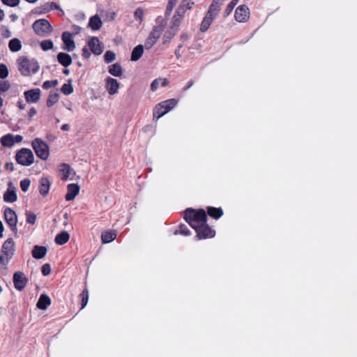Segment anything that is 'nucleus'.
Wrapping results in <instances>:
<instances>
[{"instance_id": "obj_10", "label": "nucleus", "mask_w": 357, "mask_h": 357, "mask_svg": "<svg viewBox=\"0 0 357 357\" xmlns=\"http://www.w3.org/2000/svg\"><path fill=\"white\" fill-rule=\"evenodd\" d=\"M163 31L164 27L162 25L154 26L145 41L144 47L151 49L156 43Z\"/></svg>"}, {"instance_id": "obj_45", "label": "nucleus", "mask_w": 357, "mask_h": 357, "mask_svg": "<svg viewBox=\"0 0 357 357\" xmlns=\"http://www.w3.org/2000/svg\"><path fill=\"white\" fill-rule=\"evenodd\" d=\"M181 234L183 236H188L190 234V231L188 229L186 225H182L180 226L179 229L175 231V234Z\"/></svg>"}, {"instance_id": "obj_33", "label": "nucleus", "mask_w": 357, "mask_h": 357, "mask_svg": "<svg viewBox=\"0 0 357 357\" xmlns=\"http://www.w3.org/2000/svg\"><path fill=\"white\" fill-rule=\"evenodd\" d=\"M194 3L192 0H183L177 10H178V13L185 14L187 10H190L192 8Z\"/></svg>"}, {"instance_id": "obj_44", "label": "nucleus", "mask_w": 357, "mask_h": 357, "mask_svg": "<svg viewBox=\"0 0 357 357\" xmlns=\"http://www.w3.org/2000/svg\"><path fill=\"white\" fill-rule=\"evenodd\" d=\"M59 6L54 2H49V3H45L43 6L44 12H48L50 10H52L54 9H59Z\"/></svg>"}, {"instance_id": "obj_32", "label": "nucleus", "mask_w": 357, "mask_h": 357, "mask_svg": "<svg viewBox=\"0 0 357 357\" xmlns=\"http://www.w3.org/2000/svg\"><path fill=\"white\" fill-rule=\"evenodd\" d=\"M70 238V235L67 231H63L57 234L55 237V242L58 245H63L66 243Z\"/></svg>"}, {"instance_id": "obj_18", "label": "nucleus", "mask_w": 357, "mask_h": 357, "mask_svg": "<svg viewBox=\"0 0 357 357\" xmlns=\"http://www.w3.org/2000/svg\"><path fill=\"white\" fill-rule=\"evenodd\" d=\"M59 172L61 178L63 181L72 180L75 175L73 169L66 163H63L59 166Z\"/></svg>"}, {"instance_id": "obj_64", "label": "nucleus", "mask_w": 357, "mask_h": 357, "mask_svg": "<svg viewBox=\"0 0 357 357\" xmlns=\"http://www.w3.org/2000/svg\"><path fill=\"white\" fill-rule=\"evenodd\" d=\"M192 84H193L192 81H190V82L188 83V84L185 87H184V89H184L185 91V90H188L189 88H190V87L192 86Z\"/></svg>"}, {"instance_id": "obj_53", "label": "nucleus", "mask_w": 357, "mask_h": 357, "mask_svg": "<svg viewBox=\"0 0 357 357\" xmlns=\"http://www.w3.org/2000/svg\"><path fill=\"white\" fill-rule=\"evenodd\" d=\"M178 0H169L168 4H167V10L171 12L172 9L174 8V6L178 3Z\"/></svg>"}, {"instance_id": "obj_51", "label": "nucleus", "mask_w": 357, "mask_h": 357, "mask_svg": "<svg viewBox=\"0 0 357 357\" xmlns=\"http://www.w3.org/2000/svg\"><path fill=\"white\" fill-rule=\"evenodd\" d=\"M41 271L43 275L46 276L50 275L51 272V267L49 264H45L42 266Z\"/></svg>"}, {"instance_id": "obj_50", "label": "nucleus", "mask_w": 357, "mask_h": 357, "mask_svg": "<svg viewBox=\"0 0 357 357\" xmlns=\"http://www.w3.org/2000/svg\"><path fill=\"white\" fill-rule=\"evenodd\" d=\"M1 30L2 36L4 37L5 38H8L11 37L12 33H11L10 31L8 29V27H6L5 26H2L1 28Z\"/></svg>"}, {"instance_id": "obj_4", "label": "nucleus", "mask_w": 357, "mask_h": 357, "mask_svg": "<svg viewBox=\"0 0 357 357\" xmlns=\"http://www.w3.org/2000/svg\"><path fill=\"white\" fill-rule=\"evenodd\" d=\"M177 104L178 100L174 98H172L156 105L153 109V118L158 120L175 107Z\"/></svg>"}, {"instance_id": "obj_8", "label": "nucleus", "mask_w": 357, "mask_h": 357, "mask_svg": "<svg viewBox=\"0 0 357 357\" xmlns=\"http://www.w3.org/2000/svg\"><path fill=\"white\" fill-rule=\"evenodd\" d=\"M4 218L14 235L17 236L18 233L17 227L18 220L16 213L12 208L7 207L4 210Z\"/></svg>"}, {"instance_id": "obj_46", "label": "nucleus", "mask_w": 357, "mask_h": 357, "mask_svg": "<svg viewBox=\"0 0 357 357\" xmlns=\"http://www.w3.org/2000/svg\"><path fill=\"white\" fill-rule=\"evenodd\" d=\"M10 84L8 81H0V93H4L9 90Z\"/></svg>"}, {"instance_id": "obj_54", "label": "nucleus", "mask_w": 357, "mask_h": 357, "mask_svg": "<svg viewBox=\"0 0 357 357\" xmlns=\"http://www.w3.org/2000/svg\"><path fill=\"white\" fill-rule=\"evenodd\" d=\"M13 141H14V144L15 143H20L22 141L23 139V137L22 135H13Z\"/></svg>"}, {"instance_id": "obj_1", "label": "nucleus", "mask_w": 357, "mask_h": 357, "mask_svg": "<svg viewBox=\"0 0 357 357\" xmlns=\"http://www.w3.org/2000/svg\"><path fill=\"white\" fill-rule=\"evenodd\" d=\"M184 219L196 230L206 222V214L203 209L195 211L192 208H187L184 213Z\"/></svg>"}, {"instance_id": "obj_55", "label": "nucleus", "mask_w": 357, "mask_h": 357, "mask_svg": "<svg viewBox=\"0 0 357 357\" xmlns=\"http://www.w3.org/2000/svg\"><path fill=\"white\" fill-rule=\"evenodd\" d=\"M17 107L21 109V110H23L26 108V105L25 103L24 102L23 100H19L17 102Z\"/></svg>"}, {"instance_id": "obj_11", "label": "nucleus", "mask_w": 357, "mask_h": 357, "mask_svg": "<svg viewBox=\"0 0 357 357\" xmlns=\"http://www.w3.org/2000/svg\"><path fill=\"white\" fill-rule=\"evenodd\" d=\"M105 88L109 95L114 96L119 93L120 83L116 79L107 77L105 79Z\"/></svg>"}, {"instance_id": "obj_20", "label": "nucleus", "mask_w": 357, "mask_h": 357, "mask_svg": "<svg viewBox=\"0 0 357 357\" xmlns=\"http://www.w3.org/2000/svg\"><path fill=\"white\" fill-rule=\"evenodd\" d=\"M79 186L75 183L68 185L67 193L66 195V201H72L79 194Z\"/></svg>"}, {"instance_id": "obj_60", "label": "nucleus", "mask_w": 357, "mask_h": 357, "mask_svg": "<svg viewBox=\"0 0 357 357\" xmlns=\"http://www.w3.org/2000/svg\"><path fill=\"white\" fill-rule=\"evenodd\" d=\"M72 30L75 34H78L81 31V28L79 26L73 25L72 26Z\"/></svg>"}, {"instance_id": "obj_39", "label": "nucleus", "mask_w": 357, "mask_h": 357, "mask_svg": "<svg viewBox=\"0 0 357 357\" xmlns=\"http://www.w3.org/2000/svg\"><path fill=\"white\" fill-rule=\"evenodd\" d=\"M61 92L65 95H70L73 91V87L70 82L63 84L61 89Z\"/></svg>"}, {"instance_id": "obj_3", "label": "nucleus", "mask_w": 357, "mask_h": 357, "mask_svg": "<svg viewBox=\"0 0 357 357\" xmlns=\"http://www.w3.org/2000/svg\"><path fill=\"white\" fill-rule=\"evenodd\" d=\"M18 70L24 76H30L38 72L39 69L38 63L33 59H29L26 56H20L17 60Z\"/></svg>"}, {"instance_id": "obj_25", "label": "nucleus", "mask_w": 357, "mask_h": 357, "mask_svg": "<svg viewBox=\"0 0 357 357\" xmlns=\"http://www.w3.org/2000/svg\"><path fill=\"white\" fill-rule=\"evenodd\" d=\"M57 60L63 66L67 67L72 63L70 56L66 53L60 52L57 55Z\"/></svg>"}, {"instance_id": "obj_57", "label": "nucleus", "mask_w": 357, "mask_h": 357, "mask_svg": "<svg viewBox=\"0 0 357 357\" xmlns=\"http://www.w3.org/2000/svg\"><path fill=\"white\" fill-rule=\"evenodd\" d=\"M90 52H89V50L87 49V47H84L82 49V56L85 58V59H88L89 58L90 56Z\"/></svg>"}, {"instance_id": "obj_36", "label": "nucleus", "mask_w": 357, "mask_h": 357, "mask_svg": "<svg viewBox=\"0 0 357 357\" xmlns=\"http://www.w3.org/2000/svg\"><path fill=\"white\" fill-rule=\"evenodd\" d=\"M208 214L215 219H218L222 215L223 212L220 208L208 207Z\"/></svg>"}, {"instance_id": "obj_14", "label": "nucleus", "mask_w": 357, "mask_h": 357, "mask_svg": "<svg viewBox=\"0 0 357 357\" xmlns=\"http://www.w3.org/2000/svg\"><path fill=\"white\" fill-rule=\"evenodd\" d=\"M195 231L197 233V237L198 239L213 238L215 234V231L208 227L206 222H205L203 225L200 226Z\"/></svg>"}, {"instance_id": "obj_9", "label": "nucleus", "mask_w": 357, "mask_h": 357, "mask_svg": "<svg viewBox=\"0 0 357 357\" xmlns=\"http://www.w3.org/2000/svg\"><path fill=\"white\" fill-rule=\"evenodd\" d=\"M15 252V243L12 238H8L3 244L0 259L8 262Z\"/></svg>"}, {"instance_id": "obj_47", "label": "nucleus", "mask_w": 357, "mask_h": 357, "mask_svg": "<svg viewBox=\"0 0 357 357\" xmlns=\"http://www.w3.org/2000/svg\"><path fill=\"white\" fill-rule=\"evenodd\" d=\"M82 309H83L87 304L89 301V291L87 289H84L82 294Z\"/></svg>"}, {"instance_id": "obj_48", "label": "nucleus", "mask_w": 357, "mask_h": 357, "mask_svg": "<svg viewBox=\"0 0 357 357\" xmlns=\"http://www.w3.org/2000/svg\"><path fill=\"white\" fill-rule=\"evenodd\" d=\"M31 181L29 178H24L20 181V188L23 192H26L30 186Z\"/></svg>"}, {"instance_id": "obj_22", "label": "nucleus", "mask_w": 357, "mask_h": 357, "mask_svg": "<svg viewBox=\"0 0 357 357\" xmlns=\"http://www.w3.org/2000/svg\"><path fill=\"white\" fill-rule=\"evenodd\" d=\"M102 25V22L99 15H95L90 18L89 26L92 30H99Z\"/></svg>"}, {"instance_id": "obj_16", "label": "nucleus", "mask_w": 357, "mask_h": 357, "mask_svg": "<svg viewBox=\"0 0 357 357\" xmlns=\"http://www.w3.org/2000/svg\"><path fill=\"white\" fill-rule=\"evenodd\" d=\"M24 96L28 103L38 102L41 96V91L40 89H33L24 91Z\"/></svg>"}, {"instance_id": "obj_42", "label": "nucleus", "mask_w": 357, "mask_h": 357, "mask_svg": "<svg viewBox=\"0 0 357 357\" xmlns=\"http://www.w3.org/2000/svg\"><path fill=\"white\" fill-rule=\"evenodd\" d=\"M105 61L107 63L112 62L116 59V54L112 51H107L104 55Z\"/></svg>"}, {"instance_id": "obj_37", "label": "nucleus", "mask_w": 357, "mask_h": 357, "mask_svg": "<svg viewBox=\"0 0 357 357\" xmlns=\"http://www.w3.org/2000/svg\"><path fill=\"white\" fill-rule=\"evenodd\" d=\"M59 95L58 93L52 91L50 92L47 100V106L50 107L53 106L55 103L59 101Z\"/></svg>"}, {"instance_id": "obj_35", "label": "nucleus", "mask_w": 357, "mask_h": 357, "mask_svg": "<svg viewBox=\"0 0 357 357\" xmlns=\"http://www.w3.org/2000/svg\"><path fill=\"white\" fill-rule=\"evenodd\" d=\"M177 32V30L174 29H170L167 30L163 37H162V43L163 44H167L170 42V40L172 39V38L175 36L176 33Z\"/></svg>"}, {"instance_id": "obj_52", "label": "nucleus", "mask_w": 357, "mask_h": 357, "mask_svg": "<svg viewBox=\"0 0 357 357\" xmlns=\"http://www.w3.org/2000/svg\"><path fill=\"white\" fill-rule=\"evenodd\" d=\"M1 1L4 4L8 6H10V7L16 6L20 3V0H1Z\"/></svg>"}, {"instance_id": "obj_23", "label": "nucleus", "mask_w": 357, "mask_h": 357, "mask_svg": "<svg viewBox=\"0 0 357 357\" xmlns=\"http://www.w3.org/2000/svg\"><path fill=\"white\" fill-rule=\"evenodd\" d=\"M47 253V248L44 246L35 245L32 250V256L35 259H42Z\"/></svg>"}, {"instance_id": "obj_61", "label": "nucleus", "mask_w": 357, "mask_h": 357, "mask_svg": "<svg viewBox=\"0 0 357 357\" xmlns=\"http://www.w3.org/2000/svg\"><path fill=\"white\" fill-rule=\"evenodd\" d=\"M3 230H4V227H3V222L0 220V238H3Z\"/></svg>"}, {"instance_id": "obj_2", "label": "nucleus", "mask_w": 357, "mask_h": 357, "mask_svg": "<svg viewBox=\"0 0 357 357\" xmlns=\"http://www.w3.org/2000/svg\"><path fill=\"white\" fill-rule=\"evenodd\" d=\"M225 1V0H213L201 24V31L204 32L209 28Z\"/></svg>"}, {"instance_id": "obj_6", "label": "nucleus", "mask_w": 357, "mask_h": 357, "mask_svg": "<svg viewBox=\"0 0 357 357\" xmlns=\"http://www.w3.org/2000/svg\"><path fill=\"white\" fill-rule=\"evenodd\" d=\"M15 160L22 166H30L34 162V155L31 149L22 148L17 152Z\"/></svg>"}, {"instance_id": "obj_28", "label": "nucleus", "mask_w": 357, "mask_h": 357, "mask_svg": "<svg viewBox=\"0 0 357 357\" xmlns=\"http://www.w3.org/2000/svg\"><path fill=\"white\" fill-rule=\"evenodd\" d=\"M143 52H144V46L142 45H138L133 49V50L132 52L131 58H130L131 60L133 61H136L139 60L141 58V56H142Z\"/></svg>"}, {"instance_id": "obj_38", "label": "nucleus", "mask_w": 357, "mask_h": 357, "mask_svg": "<svg viewBox=\"0 0 357 357\" xmlns=\"http://www.w3.org/2000/svg\"><path fill=\"white\" fill-rule=\"evenodd\" d=\"M40 47L43 50L47 51L53 48L54 43L51 40H45L41 41Z\"/></svg>"}, {"instance_id": "obj_62", "label": "nucleus", "mask_w": 357, "mask_h": 357, "mask_svg": "<svg viewBox=\"0 0 357 357\" xmlns=\"http://www.w3.org/2000/svg\"><path fill=\"white\" fill-rule=\"evenodd\" d=\"M70 129V126L68 124L66 123V124H63L62 126H61V130H68Z\"/></svg>"}, {"instance_id": "obj_12", "label": "nucleus", "mask_w": 357, "mask_h": 357, "mask_svg": "<svg viewBox=\"0 0 357 357\" xmlns=\"http://www.w3.org/2000/svg\"><path fill=\"white\" fill-rule=\"evenodd\" d=\"M235 19L238 22H245L250 17L249 8L245 5H241L237 7L234 15Z\"/></svg>"}, {"instance_id": "obj_59", "label": "nucleus", "mask_w": 357, "mask_h": 357, "mask_svg": "<svg viewBox=\"0 0 357 357\" xmlns=\"http://www.w3.org/2000/svg\"><path fill=\"white\" fill-rule=\"evenodd\" d=\"M43 88L44 89H49L52 88L51 81H45L43 84Z\"/></svg>"}, {"instance_id": "obj_63", "label": "nucleus", "mask_w": 357, "mask_h": 357, "mask_svg": "<svg viewBox=\"0 0 357 357\" xmlns=\"http://www.w3.org/2000/svg\"><path fill=\"white\" fill-rule=\"evenodd\" d=\"M4 12L0 8V21H2L4 18Z\"/></svg>"}, {"instance_id": "obj_26", "label": "nucleus", "mask_w": 357, "mask_h": 357, "mask_svg": "<svg viewBox=\"0 0 357 357\" xmlns=\"http://www.w3.org/2000/svg\"><path fill=\"white\" fill-rule=\"evenodd\" d=\"M116 238V231H106L102 233L101 240L102 243H109Z\"/></svg>"}, {"instance_id": "obj_29", "label": "nucleus", "mask_w": 357, "mask_h": 357, "mask_svg": "<svg viewBox=\"0 0 357 357\" xmlns=\"http://www.w3.org/2000/svg\"><path fill=\"white\" fill-rule=\"evenodd\" d=\"M184 16V13H178V10H176V13L173 16L172 22V29H174L178 31V28L181 24V22Z\"/></svg>"}, {"instance_id": "obj_41", "label": "nucleus", "mask_w": 357, "mask_h": 357, "mask_svg": "<svg viewBox=\"0 0 357 357\" xmlns=\"http://www.w3.org/2000/svg\"><path fill=\"white\" fill-rule=\"evenodd\" d=\"M239 0H232L227 6L225 10V15L228 16L232 12L235 6L238 3Z\"/></svg>"}, {"instance_id": "obj_15", "label": "nucleus", "mask_w": 357, "mask_h": 357, "mask_svg": "<svg viewBox=\"0 0 357 357\" xmlns=\"http://www.w3.org/2000/svg\"><path fill=\"white\" fill-rule=\"evenodd\" d=\"M16 191V188L13 185V183L9 182L8 188L3 193V201L6 203H13L16 202L17 199Z\"/></svg>"}, {"instance_id": "obj_34", "label": "nucleus", "mask_w": 357, "mask_h": 357, "mask_svg": "<svg viewBox=\"0 0 357 357\" xmlns=\"http://www.w3.org/2000/svg\"><path fill=\"white\" fill-rule=\"evenodd\" d=\"M13 135L12 134H7L3 135L1 139V144L2 146L6 147H11L14 145V141H13Z\"/></svg>"}, {"instance_id": "obj_24", "label": "nucleus", "mask_w": 357, "mask_h": 357, "mask_svg": "<svg viewBox=\"0 0 357 357\" xmlns=\"http://www.w3.org/2000/svg\"><path fill=\"white\" fill-rule=\"evenodd\" d=\"M50 304V298L46 294H42L40 296L36 305L38 308L40 310H46Z\"/></svg>"}, {"instance_id": "obj_5", "label": "nucleus", "mask_w": 357, "mask_h": 357, "mask_svg": "<svg viewBox=\"0 0 357 357\" xmlns=\"http://www.w3.org/2000/svg\"><path fill=\"white\" fill-rule=\"evenodd\" d=\"M31 146L37 157L43 160H47L50 156L48 144L40 138H36L31 142Z\"/></svg>"}, {"instance_id": "obj_49", "label": "nucleus", "mask_w": 357, "mask_h": 357, "mask_svg": "<svg viewBox=\"0 0 357 357\" xmlns=\"http://www.w3.org/2000/svg\"><path fill=\"white\" fill-rule=\"evenodd\" d=\"M8 75V70L5 64H0V78L5 79Z\"/></svg>"}, {"instance_id": "obj_21", "label": "nucleus", "mask_w": 357, "mask_h": 357, "mask_svg": "<svg viewBox=\"0 0 357 357\" xmlns=\"http://www.w3.org/2000/svg\"><path fill=\"white\" fill-rule=\"evenodd\" d=\"M50 182L46 177H43L40 180L39 192L43 196H46L50 190Z\"/></svg>"}, {"instance_id": "obj_58", "label": "nucleus", "mask_w": 357, "mask_h": 357, "mask_svg": "<svg viewBox=\"0 0 357 357\" xmlns=\"http://www.w3.org/2000/svg\"><path fill=\"white\" fill-rule=\"evenodd\" d=\"M36 113H37L36 109L34 107H31L28 112L29 117V118L33 117L36 114Z\"/></svg>"}, {"instance_id": "obj_19", "label": "nucleus", "mask_w": 357, "mask_h": 357, "mask_svg": "<svg viewBox=\"0 0 357 357\" xmlns=\"http://www.w3.org/2000/svg\"><path fill=\"white\" fill-rule=\"evenodd\" d=\"M61 39L64 44L63 50L68 52H72L75 49V43L72 33L68 31H64L62 33Z\"/></svg>"}, {"instance_id": "obj_27", "label": "nucleus", "mask_w": 357, "mask_h": 357, "mask_svg": "<svg viewBox=\"0 0 357 357\" xmlns=\"http://www.w3.org/2000/svg\"><path fill=\"white\" fill-rule=\"evenodd\" d=\"M168 82H169L166 78L155 79L152 82L151 89L153 91H155L160 86H166Z\"/></svg>"}, {"instance_id": "obj_40", "label": "nucleus", "mask_w": 357, "mask_h": 357, "mask_svg": "<svg viewBox=\"0 0 357 357\" xmlns=\"http://www.w3.org/2000/svg\"><path fill=\"white\" fill-rule=\"evenodd\" d=\"M134 17L136 21H138L141 23L144 20V10L141 8H138L136 9L134 13Z\"/></svg>"}, {"instance_id": "obj_43", "label": "nucleus", "mask_w": 357, "mask_h": 357, "mask_svg": "<svg viewBox=\"0 0 357 357\" xmlns=\"http://www.w3.org/2000/svg\"><path fill=\"white\" fill-rule=\"evenodd\" d=\"M26 220L29 224L34 225L36 221V215L30 211H26Z\"/></svg>"}, {"instance_id": "obj_13", "label": "nucleus", "mask_w": 357, "mask_h": 357, "mask_svg": "<svg viewBox=\"0 0 357 357\" xmlns=\"http://www.w3.org/2000/svg\"><path fill=\"white\" fill-rule=\"evenodd\" d=\"M28 282L25 275L20 271H17L13 275V282L15 288L19 291L23 290Z\"/></svg>"}, {"instance_id": "obj_17", "label": "nucleus", "mask_w": 357, "mask_h": 357, "mask_svg": "<svg viewBox=\"0 0 357 357\" xmlns=\"http://www.w3.org/2000/svg\"><path fill=\"white\" fill-rule=\"evenodd\" d=\"M89 47L95 55H100L104 50L103 44L97 37L91 38L88 42Z\"/></svg>"}, {"instance_id": "obj_30", "label": "nucleus", "mask_w": 357, "mask_h": 357, "mask_svg": "<svg viewBox=\"0 0 357 357\" xmlns=\"http://www.w3.org/2000/svg\"><path fill=\"white\" fill-rule=\"evenodd\" d=\"M109 73L114 77H121L123 75V69L119 63H114L109 67Z\"/></svg>"}, {"instance_id": "obj_7", "label": "nucleus", "mask_w": 357, "mask_h": 357, "mask_svg": "<svg viewBox=\"0 0 357 357\" xmlns=\"http://www.w3.org/2000/svg\"><path fill=\"white\" fill-rule=\"evenodd\" d=\"M33 29L36 34L41 36H46L52 31L51 24L45 19L36 20L33 24Z\"/></svg>"}, {"instance_id": "obj_31", "label": "nucleus", "mask_w": 357, "mask_h": 357, "mask_svg": "<svg viewBox=\"0 0 357 357\" xmlns=\"http://www.w3.org/2000/svg\"><path fill=\"white\" fill-rule=\"evenodd\" d=\"M9 50L13 52H17L21 50L22 43L18 38H13L8 43Z\"/></svg>"}, {"instance_id": "obj_56", "label": "nucleus", "mask_w": 357, "mask_h": 357, "mask_svg": "<svg viewBox=\"0 0 357 357\" xmlns=\"http://www.w3.org/2000/svg\"><path fill=\"white\" fill-rule=\"evenodd\" d=\"M5 169L6 170L13 172L14 170V164L13 162H7L5 165Z\"/></svg>"}]
</instances>
